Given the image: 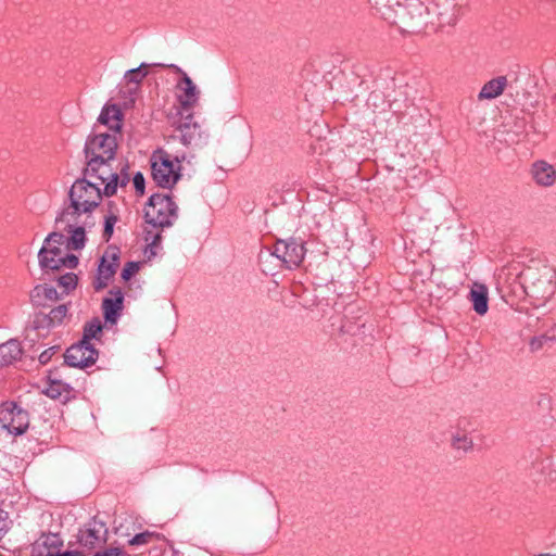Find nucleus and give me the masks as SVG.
Wrapping results in <instances>:
<instances>
[{
  "instance_id": "nucleus-1",
  "label": "nucleus",
  "mask_w": 556,
  "mask_h": 556,
  "mask_svg": "<svg viewBox=\"0 0 556 556\" xmlns=\"http://www.w3.org/2000/svg\"><path fill=\"white\" fill-rule=\"evenodd\" d=\"M102 194L99 185L87 177L77 179L72 185L68 192L70 203L55 218L61 229L70 235V249H84L86 231L96 225L93 212L99 206Z\"/></svg>"
},
{
  "instance_id": "nucleus-2",
  "label": "nucleus",
  "mask_w": 556,
  "mask_h": 556,
  "mask_svg": "<svg viewBox=\"0 0 556 556\" xmlns=\"http://www.w3.org/2000/svg\"><path fill=\"white\" fill-rule=\"evenodd\" d=\"M391 0H368L377 8L389 7L394 12V21L402 31L419 33L427 25L429 20V9L421 0H405L395 4L390 3Z\"/></svg>"
},
{
  "instance_id": "nucleus-3",
  "label": "nucleus",
  "mask_w": 556,
  "mask_h": 556,
  "mask_svg": "<svg viewBox=\"0 0 556 556\" xmlns=\"http://www.w3.org/2000/svg\"><path fill=\"white\" fill-rule=\"evenodd\" d=\"M555 278V270L548 266L536 269L528 268L522 274L527 295L536 301L539 305L544 304L556 290Z\"/></svg>"
},
{
  "instance_id": "nucleus-4",
  "label": "nucleus",
  "mask_w": 556,
  "mask_h": 556,
  "mask_svg": "<svg viewBox=\"0 0 556 556\" xmlns=\"http://www.w3.org/2000/svg\"><path fill=\"white\" fill-rule=\"evenodd\" d=\"M186 156H173L165 151H157L151 157V174L155 184L170 189L180 178L181 162Z\"/></svg>"
},
{
  "instance_id": "nucleus-5",
  "label": "nucleus",
  "mask_w": 556,
  "mask_h": 556,
  "mask_svg": "<svg viewBox=\"0 0 556 556\" xmlns=\"http://www.w3.org/2000/svg\"><path fill=\"white\" fill-rule=\"evenodd\" d=\"M177 210L169 194L155 193L144 207V218L154 228L169 227L177 218Z\"/></svg>"
},
{
  "instance_id": "nucleus-6",
  "label": "nucleus",
  "mask_w": 556,
  "mask_h": 556,
  "mask_svg": "<svg viewBox=\"0 0 556 556\" xmlns=\"http://www.w3.org/2000/svg\"><path fill=\"white\" fill-rule=\"evenodd\" d=\"M181 143L191 149H200L207 143L208 134L193 119V113L179 115L173 123Z\"/></svg>"
},
{
  "instance_id": "nucleus-7",
  "label": "nucleus",
  "mask_w": 556,
  "mask_h": 556,
  "mask_svg": "<svg viewBox=\"0 0 556 556\" xmlns=\"http://www.w3.org/2000/svg\"><path fill=\"white\" fill-rule=\"evenodd\" d=\"M112 160H89L84 170V176L87 178H96L99 187L104 185L103 194L106 197L113 195L118 187V174L114 173L111 168L110 162Z\"/></svg>"
},
{
  "instance_id": "nucleus-8",
  "label": "nucleus",
  "mask_w": 556,
  "mask_h": 556,
  "mask_svg": "<svg viewBox=\"0 0 556 556\" xmlns=\"http://www.w3.org/2000/svg\"><path fill=\"white\" fill-rule=\"evenodd\" d=\"M108 533L106 523L98 517H93L78 531L77 542L81 548L80 551H84L86 554L93 548L102 546L108 540Z\"/></svg>"
},
{
  "instance_id": "nucleus-9",
  "label": "nucleus",
  "mask_w": 556,
  "mask_h": 556,
  "mask_svg": "<svg viewBox=\"0 0 556 556\" xmlns=\"http://www.w3.org/2000/svg\"><path fill=\"white\" fill-rule=\"evenodd\" d=\"M117 149V132H101L89 137L85 153L87 160H113Z\"/></svg>"
},
{
  "instance_id": "nucleus-10",
  "label": "nucleus",
  "mask_w": 556,
  "mask_h": 556,
  "mask_svg": "<svg viewBox=\"0 0 556 556\" xmlns=\"http://www.w3.org/2000/svg\"><path fill=\"white\" fill-rule=\"evenodd\" d=\"M29 426L28 413L15 403L0 406V427L14 435L23 434Z\"/></svg>"
},
{
  "instance_id": "nucleus-11",
  "label": "nucleus",
  "mask_w": 556,
  "mask_h": 556,
  "mask_svg": "<svg viewBox=\"0 0 556 556\" xmlns=\"http://www.w3.org/2000/svg\"><path fill=\"white\" fill-rule=\"evenodd\" d=\"M303 242L295 239L278 240L274 247L273 255L280 260L286 268L292 269L301 265L305 255Z\"/></svg>"
},
{
  "instance_id": "nucleus-12",
  "label": "nucleus",
  "mask_w": 556,
  "mask_h": 556,
  "mask_svg": "<svg viewBox=\"0 0 556 556\" xmlns=\"http://www.w3.org/2000/svg\"><path fill=\"white\" fill-rule=\"evenodd\" d=\"M119 265V251L109 248L102 255L98 265L97 275L92 282L94 290L100 291L108 287Z\"/></svg>"
},
{
  "instance_id": "nucleus-13",
  "label": "nucleus",
  "mask_w": 556,
  "mask_h": 556,
  "mask_svg": "<svg viewBox=\"0 0 556 556\" xmlns=\"http://www.w3.org/2000/svg\"><path fill=\"white\" fill-rule=\"evenodd\" d=\"M169 67L176 70L181 73L182 77L177 84V88L179 90V94L177 97L179 102V108L177 110L178 115H182L188 112H192V109L199 101L200 91L192 81V79L181 71L178 66L172 64Z\"/></svg>"
},
{
  "instance_id": "nucleus-14",
  "label": "nucleus",
  "mask_w": 556,
  "mask_h": 556,
  "mask_svg": "<svg viewBox=\"0 0 556 556\" xmlns=\"http://www.w3.org/2000/svg\"><path fill=\"white\" fill-rule=\"evenodd\" d=\"M98 355L91 343L80 340L66 350L64 358L70 367L86 368L96 363Z\"/></svg>"
},
{
  "instance_id": "nucleus-15",
  "label": "nucleus",
  "mask_w": 556,
  "mask_h": 556,
  "mask_svg": "<svg viewBox=\"0 0 556 556\" xmlns=\"http://www.w3.org/2000/svg\"><path fill=\"white\" fill-rule=\"evenodd\" d=\"M64 251L58 245L42 244L38 252L39 265L42 269L59 270L62 268Z\"/></svg>"
},
{
  "instance_id": "nucleus-16",
  "label": "nucleus",
  "mask_w": 556,
  "mask_h": 556,
  "mask_svg": "<svg viewBox=\"0 0 556 556\" xmlns=\"http://www.w3.org/2000/svg\"><path fill=\"white\" fill-rule=\"evenodd\" d=\"M531 174L534 181L542 187H551L556 181V169L545 161H536L533 163Z\"/></svg>"
},
{
  "instance_id": "nucleus-17",
  "label": "nucleus",
  "mask_w": 556,
  "mask_h": 556,
  "mask_svg": "<svg viewBox=\"0 0 556 556\" xmlns=\"http://www.w3.org/2000/svg\"><path fill=\"white\" fill-rule=\"evenodd\" d=\"M68 312L67 305L61 304L52 308L48 314H39L36 317V328H54L60 326Z\"/></svg>"
},
{
  "instance_id": "nucleus-18",
  "label": "nucleus",
  "mask_w": 556,
  "mask_h": 556,
  "mask_svg": "<svg viewBox=\"0 0 556 556\" xmlns=\"http://www.w3.org/2000/svg\"><path fill=\"white\" fill-rule=\"evenodd\" d=\"M112 298H105L102 303L103 315L106 321L116 323L123 306V293L119 289L112 290Z\"/></svg>"
},
{
  "instance_id": "nucleus-19",
  "label": "nucleus",
  "mask_w": 556,
  "mask_h": 556,
  "mask_svg": "<svg viewBox=\"0 0 556 556\" xmlns=\"http://www.w3.org/2000/svg\"><path fill=\"white\" fill-rule=\"evenodd\" d=\"M43 392L47 394V396L53 400H59L62 403H66L74 396V389L68 383H65L60 379H52L50 377L48 386Z\"/></svg>"
},
{
  "instance_id": "nucleus-20",
  "label": "nucleus",
  "mask_w": 556,
  "mask_h": 556,
  "mask_svg": "<svg viewBox=\"0 0 556 556\" xmlns=\"http://www.w3.org/2000/svg\"><path fill=\"white\" fill-rule=\"evenodd\" d=\"M99 123L109 127L112 132H119L122 128V112L115 104L105 105L98 118Z\"/></svg>"
},
{
  "instance_id": "nucleus-21",
  "label": "nucleus",
  "mask_w": 556,
  "mask_h": 556,
  "mask_svg": "<svg viewBox=\"0 0 556 556\" xmlns=\"http://www.w3.org/2000/svg\"><path fill=\"white\" fill-rule=\"evenodd\" d=\"M469 300L478 315H485L489 309L488 288L481 283H475L469 293Z\"/></svg>"
},
{
  "instance_id": "nucleus-22",
  "label": "nucleus",
  "mask_w": 556,
  "mask_h": 556,
  "mask_svg": "<svg viewBox=\"0 0 556 556\" xmlns=\"http://www.w3.org/2000/svg\"><path fill=\"white\" fill-rule=\"evenodd\" d=\"M23 354V349L18 340L10 339L0 344L1 365H11L18 361Z\"/></svg>"
},
{
  "instance_id": "nucleus-23",
  "label": "nucleus",
  "mask_w": 556,
  "mask_h": 556,
  "mask_svg": "<svg viewBox=\"0 0 556 556\" xmlns=\"http://www.w3.org/2000/svg\"><path fill=\"white\" fill-rule=\"evenodd\" d=\"M440 11L438 17L441 25L453 26L460 15V7L455 0H445L442 5H438Z\"/></svg>"
},
{
  "instance_id": "nucleus-24",
  "label": "nucleus",
  "mask_w": 556,
  "mask_h": 556,
  "mask_svg": "<svg viewBox=\"0 0 556 556\" xmlns=\"http://www.w3.org/2000/svg\"><path fill=\"white\" fill-rule=\"evenodd\" d=\"M507 85V78L505 76H498L485 83L481 88L478 98L480 100H491L501 96Z\"/></svg>"
},
{
  "instance_id": "nucleus-25",
  "label": "nucleus",
  "mask_w": 556,
  "mask_h": 556,
  "mask_svg": "<svg viewBox=\"0 0 556 556\" xmlns=\"http://www.w3.org/2000/svg\"><path fill=\"white\" fill-rule=\"evenodd\" d=\"M119 220L118 205L110 201L108 203L106 214L104 215L103 238L109 241L113 235L114 226Z\"/></svg>"
},
{
  "instance_id": "nucleus-26",
  "label": "nucleus",
  "mask_w": 556,
  "mask_h": 556,
  "mask_svg": "<svg viewBox=\"0 0 556 556\" xmlns=\"http://www.w3.org/2000/svg\"><path fill=\"white\" fill-rule=\"evenodd\" d=\"M61 544H62V542H61L60 538L56 534L43 535L33 546V555H35L37 553V556H46L41 552L42 548H47L48 552H49V551H51L50 549L51 547L56 548Z\"/></svg>"
},
{
  "instance_id": "nucleus-27",
  "label": "nucleus",
  "mask_w": 556,
  "mask_h": 556,
  "mask_svg": "<svg viewBox=\"0 0 556 556\" xmlns=\"http://www.w3.org/2000/svg\"><path fill=\"white\" fill-rule=\"evenodd\" d=\"M42 298L49 301H55L58 300V291L50 286H37L33 291L31 299L37 304H41L40 299Z\"/></svg>"
},
{
  "instance_id": "nucleus-28",
  "label": "nucleus",
  "mask_w": 556,
  "mask_h": 556,
  "mask_svg": "<svg viewBox=\"0 0 556 556\" xmlns=\"http://www.w3.org/2000/svg\"><path fill=\"white\" fill-rule=\"evenodd\" d=\"M102 333V324L99 318H93L92 320L88 321L84 327V336L83 341L87 343H91L90 341L92 339H98L99 336Z\"/></svg>"
},
{
  "instance_id": "nucleus-29",
  "label": "nucleus",
  "mask_w": 556,
  "mask_h": 556,
  "mask_svg": "<svg viewBox=\"0 0 556 556\" xmlns=\"http://www.w3.org/2000/svg\"><path fill=\"white\" fill-rule=\"evenodd\" d=\"M452 446L455 450L468 452L472 448V440L464 432H456L452 437Z\"/></svg>"
},
{
  "instance_id": "nucleus-30",
  "label": "nucleus",
  "mask_w": 556,
  "mask_h": 556,
  "mask_svg": "<svg viewBox=\"0 0 556 556\" xmlns=\"http://www.w3.org/2000/svg\"><path fill=\"white\" fill-rule=\"evenodd\" d=\"M56 227L60 231H53L48 235V237L45 239L43 244L47 245H58L61 248V245L65 242L67 244L68 241V233L61 229V227L55 223ZM66 248L71 250L67 245Z\"/></svg>"
},
{
  "instance_id": "nucleus-31",
  "label": "nucleus",
  "mask_w": 556,
  "mask_h": 556,
  "mask_svg": "<svg viewBox=\"0 0 556 556\" xmlns=\"http://www.w3.org/2000/svg\"><path fill=\"white\" fill-rule=\"evenodd\" d=\"M148 65L142 63L137 68L129 70L125 73V80L129 84L138 85L148 75L147 71H143Z\"/></svg>"
},
{
  "instance_id": "nucleus-32",
  "label": "nucleus",
  "mask_w": 556,
  "mask_h": 556,
  "mask_svg": "<svg viewBox=\"0 0 556 556\" xmlns=\"http://www.w3.org/2000/svg\"><path fill=\"white\" fill-rule=\"evenodd\" d=\"M77 281L78 278L74 273H67L65 275H62L58 279L59 286L64 289L65 293H68L70 291L74 290L77 286Z\"/></svg>"
},
{
  "instance_id": "nucleus-33",
  "label": "nucleus",
  "mask_w": 556,
  "mask_h": 556,
  "mask_svg": "<svg viewBox=\"0 0 556 556\" xmlns=\"http://www.w3.org/2000/svg\"><path fill=\"white\" fill-rule=\"evenodd\" d=\"M153 536H154V534L149 531L138 533L131 540H129V544L130 545H144V544H148Z\"/></svg>"
},
{
  "instance_id": "nucleus-34",
  "label": "nucleus",
  "mask_w": 556,
  "mask_h": 556,
  "mask_svg": "<svg viewBox=\"0 0 556 556\" xmlns=\"http://www.w3.org/2000/svg\"><path fill=\"white\" fill-rule=\"evenodd\" d=\"M139 270V264L136 262H128L122 270V278L127 281Z\"/></svg>"
},
{
  "instance_id": "nucleus-35",
  "label": "nucleus",
  "mask_w": 556,
  "mask_h": 556,
  "mask_svg": "<svg viewBox=\"0 0 556 556\" xmlns=\"http://www.w3.org/2000/svg\"><path fill=\"white\" fill-rule=\"evenodd\" d=\"M93 556H125L121 547L112 546L97 552Z\"/></svg>"
},
{
  "instance_id": "nucleus-36",
  "label": "nucleus",
  "mask_w": 556,
  "mask_h": 556,
  "mask_svg": "<svg viewBox=\"0 0 556 556\" xmlns=\"http://www.w3.org/2000/svg\"><path fill=\"white\" fill-rule=\"evenodd\" d=\"M78 265V257L74 254L64 253L62 258V267L75 268Z\"/></svg>"
},
{
  "instance_id": "nucleus-37",
  "label": "nucleus",
  "mask_w": 556,
  "mask_h": 556,
  "mask_svg": "<svg viewBox=\"0 0 556 556\" xmlns=\"http://www.w3.org/2000/svg\"><path fill=\"white\" fill-rule=\"evenodd\" d=\"M9 529L8 514L0 509V540L4 536Z\"/></svg>"
},
{
  "instance_id": "nucleus-38",
  "label": "nucleus",
  "mask_w": 556,
  "mask_h": 556,
  "mask_svg": "<svg viewBox=\"0 0 556 556\" xmlns=\"http://www.w3.org/2000/svg\"><path fill=\"white\" fill-rule=\"evenodd\" d=\"M46 556H85V552L80 549L65 551L62 553L49 551L47 552Z\"/></svg>"
},
{
  "instance_id": "nucleus-39",
  "label": "nucleus",
  "mask_w": 556,
  "mask_h": 556,
  "mask_svg": "<svg viewBox=\"0 0 556 556\" xmlns=\"http://www.w3.org/2000/svg\"><path fill=\"white\" fill-rule=\"evenodd\" d=\"M134 186L136 190L140 193H143L144 191V178L141 173H137L134 176Z\"/></svg>"
},
{
  "instance_id": "nucleus-40",
  "label": "nucleus",
  "mask_w": 556,
  "mask_h": 556,
  "mask_svg": "<svg viewBox=\"0 0 556 556\" xmlns=\"http://www.w3.org/2000/svg\"><path fill=\"white\" fill-rule=\"evenodd\" d=\"M129 182V176L123 172L118 175V186L125 187Z\"/></svg>"
},
{
  "instance_id": "nucleus-41",
  "label": "nucleus",
  "mask_w": 556,
  "mask_h": 556,
  "mask_svg": "<svg viewBox=\"0 0 556 556\" xmlns=\"http://www.w3.org/2000/svg\"><path fill=\"white\" fill-rule=\"evenodd\" d=\"M50 359V350L42 352L39 356L40 363L45 364Z\"/></svg>"
},
{
  "instance_id": "nucleus-42",
  "label": "nucleus",
  "mask_w": 556,
  "mask_h": 556,
  "mask_svg": "<svg viewBox=\"0 0 556 556\" xmlns=\"http://www.w3.org/2000/svg\"><path fill=\"white\" fill-rule=\"evenodd\" d=\"M160 238H161L160 233H155V235L153 236V238H152V243H153V244H154V243H156V241H157V240H160Z\"/></svg>"
},
{
  "instance_id": "nucleus-43",
  "label": "nucleus",
  "mask_w": 556,
  "mask_h": 556,
  "mask_svg": "<svg viewBox=\"0 0 556 556\" xmlns=\"http://www.w3.org/2000/svg\"><path fill=\"white\" fill-rule=\"evenodd\" d=\"M531 346H532V349H535V341L534 340L531 342Z\"/></svg>"
}]
</instances>
